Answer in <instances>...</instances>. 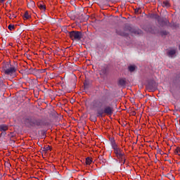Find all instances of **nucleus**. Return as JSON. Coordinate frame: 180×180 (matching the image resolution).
Here are the masks:
<instances>
[{"label":"nucleus","mask_w":180,"mask_h":180,"mask_svg":"<svg viewBox=\"0 0 180 180\" xmlns=\"http://www.w3.org/2000/svg\"><path fill=\"white\" fill-rule=\"evenodd\" d=\"M175 54H176V50L175 49H171L167 52V56L170 57V58H172Z\"/></svg>","instance_id":"7"},{"label":"nucleus","mask_w":180,"mask_h":180,"mask_svg":"<svg viewBox=\"0 0 180 180\" xmlns=\"http://www.w3.org/2000/svg\"><path fill=\"white\" fill-rule=\"evenodd\" d=\"M1 136H6V131H1Z\"/></svg>","instance_id":"20"},{"label":"nucleus","mask_w":180,"mask_h":180,"mask_svg":"<svg viewBox=\"0 0 180 180\" xmlns=\"http://www.w3.org/2000/svg\"><path fill=\"white\" fill-rule=\"evenodd\" d=\"M162 6H163V8H169L171 5L169 4V1L168 0H163L162 1Z\"/></svg>","instance_id":"8"},{"label":"nucleus","mask_w":180,"mask_h":180,"mask_svg":"<svg viewBox=\"0 0 180 180\" xmlns=\"http://www.w3.org/2000/svg\"><path fill=\"white\" fill-rule=\"evenodd\" d=\"M8 130V126L6 124L0 125V131H6Z\"/></svg>","instance_id":"10"},{"label":"nucleus","mask_w":180,"mask_h":180,"mask_svg":"<svg viewBox=\"0 0 180 180\" xmlns=\"http://www.w3.org/2000/svg\"><path fill=\"white\" fill-rule=\"evenodd\" d=\"M44 71H45V70H43L41 72H44Z\"/></svg>","instance_id":"32"},{"label":"nucleus","mask_w":180,"mask_h":180,"mask_svg":"<svg viewBox=\"0 0 180 180\" xmlns=\"http://www.w3.org/2000/svg\"><path fill=\"white\" fill-rule=\"evenodd\" d=\"M7 66L10 68L4 70L5 74L6 75H13V74L16 72V70H18V63H15L14 65H11V63H8Z\"/></svg>","instance_id":"4"},{"label":"nucleus","mask_w":180,"mask_h":180,"mask_svg":"<svg viewBox=\"0 0 180 180\" xmlns=\"http://www.w3.org/2000/svg\"><path fill=\"white\" fill-rule=\"evenodd\" d=\"M12 18H16V15H15V14H12Z\"/></svg>","instance_id":"26"},{"label":"nucleus","mask_w":180,"mask_h":180,"mask_svg":"<svg viewBox=\"0 0 180 180\" xmlns=\"http://www.w3.org/2000/svg\"><path fill=\"white\" fill-rule=\"evenodd\" d=\"M91 163H92V160H91V158H86V165H91Z\"/></svg>","instance_id":"13"},{"label":"nucleus","mask_w":180,"mask_h":180,"mask_svg":"<svg viewBox=\"0 0 180 180\" xmlns=\"http://www.w3.org/2000/svg\"><path fill=\"white\" fill-rule=\"evenodd\" d=\"M140 8H136L135 9V12H136V13H139V12H140Z\"/></svg>","instance_id":"22"},{"label":"nucleus","mask_w":180,"mask_h":180,"mask_svg":"<svg viewBox=\"0 0 180 180\" xmlns=\"http://www.w3.org/2000/svg\"><path fill=\"white\" fill-rule=\"evenodd\" d=\"M180 153V148H176V150H174V153L177 154V155H179Z\"/></svg>","instance_id":"18"},{"label":"nucleus","mask_w":180,"mask_h":180,"mask_svg":"<svg viewBox=\"0 0 180 180\" xmlns=\"http://www.w3.org/2000/svg\"><path fill=\"white\" fill-rule=\"evenodd\" d=\"M31 5H32V6H34V2L31 1Z\"/></svg>","instance_id":"24"},{"label":"nucleus","mask_w":180,"mask_h":180,"mask_svg":"<svg viewBox=\"0 0 180 180\" xmlns=\"http://www.w3.org/2000/svg\"><path fill=\"white\" fill-rule=\"evenodd\" d=\"M117 34H119V36H127V33L122 32L121 30H116Z\"/></svg>","instance_id":"9"},{"label":"nucleus","mask_w":180,"mask_h":180,"mask_svg":"<svg viewBox=\"0 0 180 180\" xmlns=\"http://www.w3.org/2000/svg\"><path fill=\"white\" fill-rule=\"evenodd\" d=\"M105 74H106V69L101 70V75H105Z\"/></svg>","instance_id":"19"},{"label":"nucleus","mask_w":180,"mask_h":180,"mask_svg":"<svg viewBox=\"0 0 180 180\" xmlns=\"http://www.w3.org/2000/svg\"><path fill=\"white\" fill-rule=\"evenodd\" d=\"M8 28L11 31H12V30H13V29H15V25L11 24V25H8Z\"/></svg>","instance_id":"17"},{"label":"nucleus","mask_w":180,"mask_h":180,"mask_svg":"<svg viewBox=\"0 0 180 180\" xmlns=\"http://www.w3.org/2000/svg\"><path fill=\"white\" fill-rule=\"evenodd\" d=\"M105 1H107V2H110V1H112V0H105Z\"/></svg>","instance_id":"29"},{"label":"nucleus","mask_w":180,"mask_h":180,"mask_svg":"<svg viewBox=\"0 0 180 180\" xmlns=\"http://www.w3.org/2000/svg\"><path fill=\"white\" fill-rule=\"evenodd\" d=\"M24 18L25 19H30V15H29V13L27 11H26L24 14Z\"/></svg>","instance_id":"15"},{"label":"nucleus","mask_w":180,"mask_h":180,"mask_svg":"<svg viewBox=\"0 0 180 180\" xmlns=\"http://www.w3.org/2000/svg\"><path fill=\"white\" fill-rule=\"evenodd\" d=\"M25 124H27V126L36 127L37 129H41L43 125L41 120L36 118H26L25 120Z\"/></svg>","instance_id":"2"},{"label":"nucleus","mask_w":180,"mask_h":180,"mask_svg":"<svg viewBox=\"0 0 180 180\" xmlns=\"http://www.w3.org/2000/svg\"><path fill=\"white\" fill-rule=\"evenodd\" d=\"M150 18L151 19H156L157 20H159V19H160V16L158 15H157V14H151L150 15Z\"/></svg>","instance_id":"12"},{"label":"nucleus","mask_w":180,"mask_h":180,"mask_svg":"<svg viewBox=\"0 0 180 180\" xmlns=\"http://www.w3.org/2000/svg\"><path fill=\"white\" fill-rule=\"evenodd\" d=\"M39 8L41 9V11H46V6L43 4H39Z\"/></svg>","instance_id":"16"},{"label":"nucleus","mask_w":180,"mask_h":180,"mask_svg":"<svg viewBox=\"0 0 180 180\" xmlns=\"http://www.w3.org/2000/svg\"><path fill=\"white\" fill-rule=\"evenodd\" d=\"M148 89L149 91H156L157 89V83L155 82H150L147 86Z\"/></svg>","instance_id":"6"},{"label":"nucleus","mask_w":180,"mask_h":180,"mask_svg":"<svg viewBox=\"0 0 180 180\" xmlns=\"http://www.w3.org/2000/svg\"><path fill=\"white\" fill-rule=\"evenodd\" d=\"M110 145L112 148L114 150V153L115 154V157L117 158L119 163L124 164V162H126V157L124 156V153H123L122 148L117 146L115 139L112 138L110 139Z\"/></svg>","instance_id":"1"},{"label":"nucleus","mask_w":180,"mask_h":180,"mask_svg":"<svg viewBox=\"0 0 180 180\" xmlns=\"http://www.w3.org/2000/svg\"><path fill=\"white\" fill-rule=\"evenodd\" d=\"M102 162H105V160H102Z\"/></svg>","instance_id":"31"},{"label":"nucleus","mask_w":180,"mask_h":180,"mask_svg":"<svg viewBox=\"0 0 180 180\" xmlns=\"http://www.w3.org/2000/svg\"><path fill=\"white\" fill-rule=\"evenodd\" d=\"M69 37L71 40H75L76 41H79L82 39V32L78 31H71L69 32Z\"/></svg>","instance_id":"5"},{"label":"nucleus","mask_w":180,"mask_h":180,"mask_svg":"<svg viewBox=\"0 0 180 180\" xmlns=\"http://www.w3.org/2000/svg\"><path fill=\"white\" fill-rule=\"evenodd\" d=\"M103 113L107 115L108 116H110L113 114V107H110L107 105L104 107L103 109L97 110V117H103Z\"/></svg>","instance_id":"3"},{"label":"nucleus","mask_w":180,"mask_h":180,"mask_svg":"<svg viewBox=\"0 0 180 180\" xmlns=\"http://www.w3.org/2000/svg\"><path fill=\"white\" fill-rule=\"evenodd\" d=\"M50 150V148H49V147H47V148H46V150Z\"/></svg>","instance_id":"28"},{"label":"nucleus","mask_w":180,"mask_h":180,"mask_svg":"<svg viewBox=\"0 0 180 180\" xmlns=\"http://www.w3.org/2000/svg\"><path fill=\"white\" fill-rule=\"evenodd\" d=\"M7 4H12V0H8V1H7Z\"/></svg>","instance_id":"23"},{"label":"nucleus","mask_w":180,"mask_h":180,"mask_svg":"<svg viewBox=\"0 0 180 180\" xmlns=\"http://www.w3.org/2000/svg\"><path fill=\"white\" fill-rule=\"evenodd\" d=\"M1 4H3V2H5V0H0Z\"/></svg>","instance_id":"25"},{"label":"nucleus","mask_w":180,"mask_h":180,"mask_svg":"<svg viewBox=\"0 0 180 180\" xmlns=\"http://www.w3.org/2000/svg\"><path fill=\"white\" fill-rule=\"evenodd\" d=\"M99 158H100V160H102V156H100Z\"/></svg>","instance_id":"30"},{"label":"nucleus","mask_w":180,"mask_h":180,"mask_svg":"<svg viewBox=\"0 0 180 180\" xmlns=\"http://www.w3.org/2000/svg\"><path fill=\"white\" fill-rule=\"evenodd\" d=\"M118 85H120V86H124V85H126V81L123 79H120L118 81Z\"/></svg>","instance_id":"11"},{"label":"nucleus","mask_w":180,"mask_h":180,"mask_svg":"<svg viewBox=\"0 0 180 180\" xmlns=\"http://www.w3.org/2000/svg\"><path fill=\"white\" fill-rule=\"evenodd\" d=\"M169 177L172 178L170 180H175V177L173 175L169 174Z\"/></svg>","instance_id":"21"},{"label":"nucleus","mask_w":180,"mask_h":180,"mask_svg":"<svg viewBox=\"0 0 180 180\" xmlns=\"http://www.w3.org/2000/svg\"><path fill=\"white\" fill-rule=\"evenodd\" d=\"M8 18H10V19H12V15L10 14V15L8 16Z\"/></svg>","instance_id":"27"},{"label":"nucleus","mask_w":180,"mask_h":180,"mask_svg":"<svg viewBox=\"0 0 180 180\" xmlns=\"http://www.w3.org/2000/svg\"><path fill=\"white\" fill-rule=\"evenodd\" d=\"M134 70H136V66L131 65L129 67V70L130 71V72H133V71H134Z\"/></svg>","instance_id":"14"}]
</instances>
